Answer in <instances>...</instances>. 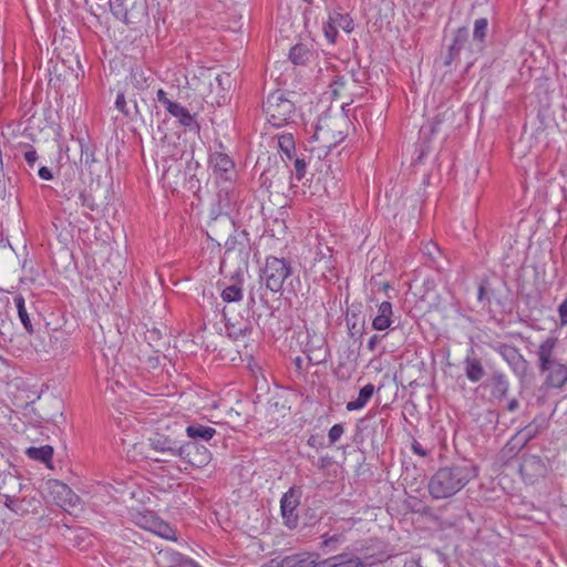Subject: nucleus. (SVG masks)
<instances>
[{
    "label": "nucleus",
    "instance_id": "obj_21",
    "mask_svg": "<svg viewBox=\"0 0 567 567\" xmlns=\"http://www.w3.org/2000/svg\"><path fill=\"white\" fill-rule=\"evenodd\" d=\"M311 558L309 553H299L284 557L280 560L271 559V567H308Z\"/></svg>",
    "mask_w": 567,
    "mask_h": 567
},
{
    "label": "nucleus",
    "instance_id": "obj_24",
    "mask_svg": "<svg viewBox=\"0 0 567 567\" xmlns=\"http://www.w3.org/2000/svg\"><path fill=\"white\" fill-rule=\"evenodd\" d=\"M0 495L4 498V506L14 515L20 517L28 515V507L23 506L21 497L16 495L14 489L12 493H0Z\"/></svg>",
    "mask_w": 567,
    "mask_h": 567
},
{
    "label": "nucleus",
    "instance_id": "obj_41",
    "mask_svg": "<svg viewBox=\"0 0 567 567\" xmlns=\"http://www.w3.org/2000/svg\"><path fill=\"white\" fill-rule=\"evenodd\" d=\"M444 118H443V115L442 114H437L435 115L431 122H429L427 124L423 125L420 130V134L421 135H434L437 130H439V126L443 123Z\"/></svg>",
    "mask_w": 567,
    "mask_h": 567
},
{
    "label": "nucleus",
    "instance_id": "obj_35",
    "mask_svg": "<svg viewBox=\"0 0 567 567\" xmlns=\"http://www.w3.org/2000/svg\"><path fill=\"white\" fill-rule=\"evenodd\" d=\"M310 156L307 152H301L292 158L295 177L297 181H301L306 176L308 159Z\"/></svg>",
    "mask_w": 567,
    "mask_h": 567
},
{
    "label": "nucleus",
    "instance_id": "obj_13",
    "mask_svg": "<svg viewBox=\"0 0 567 567\" xmlns=\"http://www.w3.org/2000/svg\"><path fill=\"white\" fill-rule=\"evenodd\" d=\"M546 374L544 385L550 389H561L567 384V365L564 363L555 364Z\"/></svg>",
    "mask_w": 567,
    "mask_h": 567
},
{
    "label": "nucleus",
    "instance_id": "obj_50",
    "mask_svg": "<svg viewBox=\"0 0 567 567\" xmlns=\"http://www.w3.org/2000/svg\"><path fill=\"white\" fill-rule=\"evenodd\" d=\"M560 362L557 361L555 358H554V354L550 355V358H546L545 360H543L542 362L537 363V367H538V370L542 374H544L545 372H548L550 369H553V367L555 364H559Z\"/></svg>",
    "mask_w": 567,
    "mask_h": 567
},
{
    "label": "nucleus",
    "instance_id": "obj_25",
    "mask_svg": "<svg viewBox=\"0 0 567 567\" xmlns=\"http://www.w3.org/2000/svg\"><path fill=\"white\" fill-rule=\"evenodd\" d=\"M25 454L31 460L49 464L52 461L53 447L51 445L30 446L25 450Z\"/></svg>",
    "mask_w": 567,
    "mask_h": 567
},
{
    "label": "nucleus",
    "instance_id": "obj_22",
    "mask_svg": "<svg viewBox=\"0 0 567 567\" xmlns=\"http://www.w3.org/2000/svg\"><path fill=\"white\" fill-rule=\"evenodd\" d=\"M374 385L372 383L365 384L360 389L359 394L355 400L349 401L346 405L347 411H358L363 409L367 403L371 400L374 393Z\"/></svg>",
    "mask_w": 567,
    "mask_h": 567
},
{
    "label": "nucleus",
    "instance_id": "obj_6",
    "mask_svg": "<svg viewBox=\"0 0 567 567\" xmlns=\"http://www.w3.org/2000/svg\"><path fill=\"white\" fill-rule=\"evenodd\" d=\"M177 457L187 465L185 470H188V467L203 468L210 462L212 453L204 445L196 442H186L181 445Z\"/></svg>",
    "mask_w": 567,
    "mask_h": 567
},
{
    "label": "nucleus",
    "instance_id": "obj_32",
    "mask_svg": "<svg viewBox=\"0 0 567 567\" xmlns=\"http://www.w3.org/2000/svg\"><path fill=\"white\" fill-rule=\"evenodd\" d=\"M127 0H109L112 14L125 24H131L133 21L128 17Z\"/></svg>",
    "mask_w": 567,
    "mask_h": 567
},
{
    "label": "nucleus",
    "instance_id": "obj_30",
    "mask_svg": "<svg viewBox=\"0 0 567 567\" xmlns=\"http://www.w3.org/2000/svg\"><path fill=\"white\" fill-rule=\"evenodd\" d=\"M278 146L282 153L284 161H292L296 153L295 140L291 134H284L278 137Z\"/></svg>",
    "mask_w": 567,
    "mask_h": 567
},
{
    "label": "nucleus",
    "instance_id": "obj_53",
    "mask_svg": "<svg viewBox=\"0 0 567 567\" xmlns=\"http://www.w3.org/2000/svg\"><path fill=\"white\" fill-rule=\"evenodd\" d=\"M11 330H12V322L10 320L1 319L0 336L2 337L3 341L11 339Z\"/></svg>",
    "mask_w": 567,
    "mask_h": 567
},
{
    "label": "nucleus",
    "instance_id": "obj_28",
    "mask_svg": "<svg viewBox=\"0 0 567 567\" xmlns=\"http://www.w3.org/2000/svg\"><path fill=\"white\" fill-rule=\"evenodd\" d=\"M115 107L124 114L126 117L131 120H136L141 116V111L138 106L128 105L127 99L124 92H118L115 100Z\"/></svg>",
    "mask_w": 567,
    "mask_h": 567
},
{
    "label": "nucleus",
    "instance_id": "obj_47",
    "mask_svg": "<svg viewBox=\"0 0 567 567\" xmlns=\"http://www.w3.org/2000/svg\"><path fill=\"white\" fill-rule=\"evenodd\" d=\"M537 434V429L533 425H528L518 432L517 436H522L523 445L527 444L530 440H533Z\"/></svg>",
    "mask_w": 567,
    "mask_h": 567
},
{
    "label": "nucleus",
    "instance_id": "obj_14",
    "mask_svg": "<svg viewBox=\"0 0 567 567\" xmlns=\"http://www.w3.org/2000/svg\"><path fill=\"white\" fill-rule=\"evenodd\" d=\"M226 221L229 224L231 228H235V224L226 218ZM249 246V234L246 230L237 231L234 229V233L228 236L225 241V250L226 252L234 251L236 249L243 251Z\"/></svg>",
    "mask_w": 567,
    "mask_h": 567
},
{
    "label": "nucleus",
    "instance_id": "obj_38",
    "mask_svg": "<svg viewBox=\"0 0 567 567\" xmlns=\"http://www.w3.org/2000/svg\"><path fill=\"white\" fill-rule=\"evenodd\" d=\"M152 533L161 536L162 538L175 540V530L171 527V525L164 520H162L159 517H157L155 525H153Z\"/></svg>",
    "mask_w": 567,
    "mask_h": 567
},
{
    "label": "nucleus",
    "instance_id": "obj_39",
    "mask_svg": "<svg viewBox=\"0 0 567 567\" xmlns=\"http://www.w3.org/2000/svg\"><path fill=\"white\" fill-rule=\"evenodd\" d=\"M24 487L25 486L22 484L21 480L14 475L8 474L1 478L0 488H7L6 493H12L14 489L16 495L18 496Z\"/></svg>",
    "mask_w": 567,
    "mask_h": 567
},
{
    "label": "nucleus",
    "instance_id": "obj_44",
    "mask_svg": "<svg viewBox=\"0 0 567 567\" xmlns=\"http://www.w3.org/2000/svg\"><path fill=\"white\" fill-rule=\"evenodd\" d=\"M478 302L491 303V297L488 296V279H482L477 291Z\"/></svg>",
    "mask_w": 567,
    "mask_h": 567
},
{
    "label": "nucleus",
    "instance_id": "obj_49",
    "mask_svg": "<svg viewBox=\"0 0 567 567\" xmlns=\"http://www.w3.org/2000/svg\"><path fill=\"white\" fill-rule=\"evenodd\" d=\"M560 362L557 361L555 358H554V354L550 355V358H546L545 360H543L542 362L537 363V367H538V370L542 374H544L545 372H548L550 369H553V367L555 364H559Z\"/></svg>",
    "mask_w": 567,
    "mask_h": 567
},
{
    "label": "nucleus",
    "instance_id": "obj_19",
    "mask_svg": "<svg viewBox=\"0 0 567 567\" xmlns=\"http://www.w3.org/2000/svg\"><path fill=\"white\" fill-rule=\"evenodd\" d=\"M148 84V78L142 66H134L131 69L130 76L126 81V87L136 91L137 93L144 92Z\"/></svg>",
    "mask_w": 567,
    "mask_h": 567
},
{
    "label": "nucleus",
    "instance_id": "obj_4",
    "mask_svg": "<svg viewBox=\"0 0 567 567\" xmlns=\"http://www.w3.org/2000/svg\"><path fill=\"white\" fill-rule=\"evenodd\" d=\"M262 107L268 122L275 127H282L288 124L296 112L293 102L288 100L281 91L271 92Z\"/></svg>",
    "mask_w": 567,
    "mask_h": 567
},
{
    "label": "nucleus",
    "instance_id": "obj_17",
    "mask_svg": "<svg viewBox=\"0 0 567 567\" xmlns=\"http://www.w3.org/2000/svg\"><path fill=\"white\" fill-rule=\"evenodd\" d=\"M468 40V30L465 27H461L456 30L452 44L449 48V54L445 61L446 65H450L460 54Z\"/></svg>",
    "mask_w": 567,
    "mask_h": 567
},
{
    "label": "nucleus",
    "instance_id": "obj_23",
    "mask_svg": "<svg viewBox=\"0 0 567 567\" xmlns=\"http://www.w3.org/2000/svg\"><path fill=\"white\" fill-rule=\"evenodd\" d=\"M465 375L471 382H478L485 374V370L480 359L466 357L464 360Z\"/></svg>",
    "mask_w": 567,
    "mask_h": 567
},
{
    "label": "nucleus",
    "instance_id": "obj_3",
    "mask_svg": "<svg viewBox=\"0 0 567 567\" xmlns=\"http://www.w3.org/2000/svg\"><path fill=\"white\" fill-rule=\"evenodd\" d=\"M293 268L290 259L268 256L260 269V280L271 292H280L287 279L292 276Z\"/></svg>",
    "mask_w": 567,
    "mask_h": 567
},
{
    "label": "nucleus",
    "instance_id": "obj_20",
    "mask_svg": "<svg viewBox=\"0 0 567 567\" xmlns=\"http://www.w3.org/2000/svg\"><path fill=\"white\" fill-rule=\"evenodd\" d=\"M392 305L390 301H383L378 308V315L372 320V327L375 330L382 331L390 328L392 323Z\"/></svg>",
    "mask_w": 567,
    "mask_h": 567
},
{
    "label": "nucleus",
    "instance_id": "obj_54",
    "mask_svg": "<svg viewBox=\"0 0 567 567\" xmlns=\"http://www.w3.org/2000/svg\"><path fill=\"white\" fill-rule=\"evenodd\" d=\"M422 252L429 256L430 259L434 260L436 255L440 254V248L434 243H426L422 248Z\"/></svg>",
    "mask_w": 567,
    "mask_h": 567
},
{
    "label": "nucleus",
    "instance_id": "obj_43",
    "mask_svg": "<svg viewBox=\"0 0 567 567\" xmlns=\"http://www.w3.org/2000/svg\"><path fill=\"white\" fill-rule=\"evenodd\" d=\"M145 339L147 340L151 347H158V343L162 340V332L157 328H152L146 331Z\"/></svg>",
    "mask_w": 567,
    "mask_h": 567
},
{
    "label": "nucleus",
    "instance_id": "obj_26",
    "mask_svg": "<svg viewBox=\"0 0 567 567\" xmlns=\"http://www.w3.org/2000/svg\"><path fill=\"white\" fill-rule=\"evenodd\" d=\"M333 567H362L363 563L360 557L350 553H341L329 557Z\"/></svg>",
    "mask_w": 567,
    "mask_h": 567
},
{
    "label": "nucleus",
    "instance_id": "obj_9",
    "mask_svg": "<svg viewBox=\"0 0 567 567\" xmlns=\"http://www.w3.org/2000/svg\"><path fill=\"white\" fill-rule=\"evenodd\" d=\"M301 489L298 487H290L280 499V512L284 524L289 529H293L298 526L299 516L297 508L300 505Z\"/></svg>",
    "mask_w": 567,
    "mask_h": 567
},
{
    "label": "nucleus",
    "instance_id": "obj_33",
    "mask_svg": "<svg viewBox=\"0 0 567 567\" xmlns=\"http://www.w3.org/2000/svg\"><path fill=\"white\" fill-rule=\"evenodd\" d=\"M13 300H14V305L18 310V316H19V319H20L22 326L24 327V329L27 330L28 333L32 334L34 332V329L31 323L27 308H25L24 298L21 295H18L14 297Z\"/></svg>",
    "mask_w": 567,
    "mask_h": 567
},
{
    "label": "nucleus",
    "instance_id": "obj_40",
    "mask_svg": "<svg viewBox=\"0 0 567 567\" xmlns=\"http://www.w3.org/2000/svg\"><path fill=\"white\" fill-rule=\"evenodd\" d=\"M488 30V21L486 18L476 19L474 22L473 39L475 41H484Z\"/></svg>",
    "mask_w": 567,
    "mask_h": 567
},
{
    "label": "nucleus",
    "instance_id": "obj_57",
    "mask_svg": "<svg viewBox=\"0 0 567 567\" xmlns=\"http://www.w3.org/2000/svg\"><path fill=\"white\" fill-rule=\"evenodd\" d=\"M308 567H333L329 558L318 560L315 558L313 554H311V558L308 560Z\"/></svg>",
    "mask_w": 567,
    "mask_h": 567
},
{
    "label": "nucleus",
    "instance_id": "obj_37",
    "mask_svg": "<svg viewBox=\"0 0 567 567\" xmlns=\"http://www.w3.org/2000/svg\"><path fill=\"white\" fill-rule=\"evenodd\" d=\"M157 519V516L153 512H140L135 515L134 522L137 526L145 530H153V525H155V522Z\"/></svg>",
    "mask_w": 567,
    "mask_h": 567
},
{
    "label": "nucleus",
    "instance_id": "obj_45",
    "mask_svg": "<svg viewBox=\"0 0 567 567\" xmlns=\"http://www.w3.org/2000/svg\"><path fill=\"white\" fill-rule=\"evenodd\" d=\"M344 433V427L342 424H334L330 427L328 437L330 445L334 444Z\"/></svg>",
    "mask_w": 567,
    "mask_h": 567
},
{
    "label": "nucleus",
    "instance_id": "obj_16",
    "mask_svg": "<svg viewBox=\"0 0 567 567\" xmlns=\"http://www.w3.org/2000/svg\"><path fill=\"white\" fill-rule=\"evenodd\" d=\"M491 394L497 400L504 399L509 390V383L506 375L501 371H494L488 380Z\"/></svg>",
    "mask_w": 567,
    "mask_h": 567
},
{
    "label": "nucleus",
    "instance_id": "obj_8",
    "mask_svg": "<svg viewBox=\"0 0 567 567\" xmlns=\"http://www.w3.org/2000/svg\"><path fill=\"white\" fill-rule=\"evenodd\" d=\"M45 486L48 495L61 508H75L80 505L81 498L65 483L58 480H49Z\"/></svg>",
    "mask_w": 567,
    "mask_h": 567
},
{
    "label": "nucleus",
    "instance_id": "obj_1",
    "mask_svg": "<svg viewBox=\"0 0 567 567\" xmlns=\"http://www.w3.org/2000/svg\"><path fill=\"white\" fill-rule=\"evenodd\" d=\"M480 468L471 460L462 458L439 467L430 477L427 489L433 499L453 497L478 476Z\"/></svg>",
    "mask_w": 567,
    "mask_h": 567
},
{
    "label": "nucleus",
    "instance_id": "obj_51",
    "mask_svg": "<svg viewBox=\"0 0 567 567\" xmlns=\"http://www.w3.org/2000/svg\"><path fill=\"white\" fill-rule=\"evenodd\" d=\"M346 84V76L344 75H334L333 80L330 83V87L332 90V94L334 96L339 95L340 90Z\"/></svg>",
    "mask_w": 567,
    "mask_h": 567
},
{
    "label": "nucleus",
    "instance_id": "obj_29",
    "mask_svg": "<svg viewBox=\"0 0 567 567\" xmlns=\"http://www.w3.org/2000/svg\"><path fill=\"white\" fill-rule=\"evenodd\" d=\"M311 54V51L306 44L298 43L290 49L289 59L296 65H305L309 61Z\"/></svg>",
    "mask_w": 567,
    "mask_h": 567
},
{
    "label": "nucleus",
    "instance_id": "obj_62",
    "mask_svg": "<svg viewBox=\"0 0 567 567\" xmlns=\"http://www.w3.org/2000/svg\"><path fill=\"white\" fill-rule=\"evenodd\" d=\"M331 464H332V458H331L329 455L321 456V457H319V460H318V467H319L320 470H326V468H327V467H329Z\"/></svg>",
    "mask_w": 567,
    "mask_h": 567
},
{
    "label": "nucleus",
    "instance_id": "obj_59",
    "mask_svg": "<svg viewBox=\"0 0 567 567\" xmlns=\"http://www.w3.org/2000/svg\"><path fill=\"white\" fill-rule=\"evenodd\" d=\"M411 449L414 454L425 457L429 455V452L416 441L414 440L411 444Z\"/></svg>",
    "mask_w": 567,
    "mask_h": 567
},
{
    "label": "nucleus",
    "instance_id": "obj_7",
    "mask_svg": "<svg viewBox=\"0 0 567 567\" xmlns=\"http://www.w3.org/2000/svg\"><path fill=\"white\" fill-rule=\"evenodd\" d=\"M494 350L507 362L513 373L524 381L529 371V362L515 346L498 343Z\"/></svg>",
    "mask_w": 567,
    "mask_h": 567
},
{
    "label": "nucleus",
    "instance_id": "obj_34",
    "mask_svg": "<svg viewBox=\"0 0 567 567\" xmlns=\"http://www.w3.org/2000/svg\"><path fill=\"white\" fill-rule=\"evenodd\" d=\"M558 340L555 337H547L540 342L536 351L537 363L542 362L546 358H550L557 347Z\"/></svg>",
    "mask_w": 567,
    "mask_h": 567
},
{
    "label": "nucleus",
    "instance_id": "obj_10",
    "mask_svg": "<svg viewBox=\"0 0 567 567\" xmlns=\"http://www.w3.org/2000/svg\"><path fill=\"white\" fill-rule=\"evenodd\" d=\"M223 319L227 337L234 341L250 336L252 332V322L248 318H231L226 309L223 310Z\"/></svg>",
    "mask_w": 567,
    "mask_h": 567
},
{
    "label": "nucleus",
    "instance_id": "obj_60",
    "mask_svg": "<svg viewBox=\"0 0 567 567\" xmlns=\"http://www.w3.org/2000/svg\"><path fill=\"white\" fill-rule=\"evenodd\" d=\"M156 96L158 102L163 104L165 110H167V103H174V101L167 97L166 92L163 89L157 90Z\"/></svg>",
    "mask_w": 567,
    "mask_h": 567
},
{
    "label": "nucleus",
    "instance_id": "obj_52",
    "mask_svg": "<svg viewBox=\"0 0 567 567\" xmlns=\"http://www.w3.org/2000/svg\"><path fill=\"white\" fill-rule=\"evenodd\" d=\"M23 506L28 507V514L30 512H35L40 505V501L34 496H23L21 497Z\"/></svg>",
    "mask_w": 567,
    "mask_h": 567
},
{
    "label": "nucleus",
    "instance_id": "obj_5",
    "mask_svg": "<svg viewBox=\"0 0 567 567\" xmlns=\"http://www.w3.org/2000/svg\"><path fill=\"white\" fill-rule=\"evenodd\" d=\"M341 29L346 33H351L354 29L353 19L349 13L341 12L338 9L330 10L328 12V19L323 22V34L330 44H334L338 40L339 32Z\"/></svg>",
    "mask_w": 567,
    "mask_h": 567
},
{
    "label": "nucleus",
    "instance_id": "obj_18",
    "mask_svg": "<svg viewBox=\"0 0 567 567\" xmlns=\"http://www.w3.org/2000/svg\"><path fill=\"white\" fill-rule=\"evenodd\" d=\"M185 432L187 436L194 440V442L196 443H198L199 441L208 442L217 433V431L214 427L203 425L200 423H192L187 425Z\"/></svg>",
    "mask_w": 567,
    "mask_h": 567
},
{
    "label": "nucleus",
    "instance_id": "obj_63",
    "mask_svg": "<svg viewBox=\"0 0 567 567\" xmlns=\"http://www.w3.org/2000/svg\"><path fill=\"white\" fill-rule=\"evenodd\" d=\"M379 341H380V337H379L378 334H373V336L369 339V341H368V344H367L368 349H369L370 351H374V350H375L377 344L379 343Z\"/></svg>",
    "mask_w": 567,
    "mask_h": 567
},
{
    "label": "nucleus",
    "instance_id": "obj_48",
    "mask_svg": "<svg viewBox=\"0 0 567 567\" xmlns=\"http://www.w3.org/2000/svg\"><path fill=\"white\" fill-rule=\"evenodd\" d=\"M23 158H24L25 163L28 164L29 168L33 169L38 162L39 156H38L37 151L33 147H30L23 153Z\"/></svg>",
    "mask_w": 567,
    "mask_h": 567
},
{
    "label": "nucleus",
    "instance_id": "obj_64",
    "mask_svg": "<svg viewBox=\"0 0 567 567\" xmlns=\"http://www.w3.org/2000/svg\"><path fill=\"white\" fill-rule=\"evenodd\" d=\"M518 401L516 399H513L507 404V410L509 412H515L518 409Z\"/></svg>",
    "mask_w": 567,
    "mask_h": 567
},
{
    "label": "nucleus",
    "instance_id": "obj_36",
    "mask_svg": "<svg viewBox=\"0 0 567 567\" xmlns=\"http://www.w3.org/2000/svg\"><path fill=\"white\" fill-rule=\"evenodd\" d=\"M220 297L224 302H238L243 299V288L238 284H233L223 289Z\"/></svg>",
    "mask_w": 567,
    "mask_h": 567
},
{
    "label": "nucleus",
    "instance_id": "obj_46",
    "mask_svg": "<svg viewBox=\"0 0 567 567\" xmlns=\"http://www.w3.org/2000/svg\"><path fill=\"white\" fill-rule=\"evenodd\" d=\"M79 199L81 202V205L84 207H87L90 210H95L97 208V205L94 202V198L91 194H86L85 192L79 193Z\"/></svg>",
    "mask_w": 567,
    "mask_h": 567
},
{
    "label": "nucleus",
    "instance_id": "obj_12",
    "mask_svg": "<svg viewBox=\"0 0 567 567\" xmlns=\"http://www.w3.org/2000/svg\"><path fill=\"white\" fill-rule=\"evenodd\" d=\"M173 117L177 118L178 123L190 132H199L200 126L196 120L195 114H190L189 111L184 107L181 103H167L166 110Z\"/></svg>",
    "mask_w": 567,
    "mask_h": 567
},
{
    "label": "nucleus",
    "instance_id": "obj_27",
    "mask_svg": "<svg viewBox=\"0 0 567 567\" xmlns=\"http://www.w3.org/2000/svg\"><path fill=\"white\" fill-rule=\"evenodd\" d=\"M320 538L322 539L321 548L326 553L336 551L340 547V545L346 542V536L343 533H324L321 535Z\"/></svg>",
    "mask_w": 567,
    "mask_h": 567
},
{
    "label": "nucleus",
    "instance_id": "obj_61",
    "mask_svg": "<svg viewBox=\"0 0 567 567\" xmlns=\"http://www.w3.org/2000/svg\"><path fill=\"white\" fill-rule=\"evenodd\" d=\"M38 175L40 178H42L44 181H51L53 178V174H52L51 169H49L47 166H41L38 169Z\"/></svg>",
    "mask_w": 567,
    "mask_h": 567
},
{
    "label": "nucleus",
    "instance_id": "obj_56",
    "mask_svg": "<svg viewBox=\"0 0 567 567\" xmlns=\"http://www.w3.org/2000/svg\"><path fill=\"white\" fill-rule=\"evenodd\" d=\"M557 311L559 316L560 326H567V297L558 306Z\"/></svg>",
    "mask_w": 567,
    "mask_h": 567
},
{
    "label": "nucleus",
    "instance_id": "obj_2",
    "mask_svg": "<svg viewBox=\"0 0 567 567\" xmlns=\"http://www.w3.org/2000/svg\"><path fill=\"white\" fill-rule=\"evenodd\" d=\"M208 166L213 172L216 183L219 185L218 198L223 208H230L236 202L233 186L237 178L235 162L225 152L221 142L216 143V148L209 152Z\"/></svg>",
    "mask_w": 567,
    "mask_h": 567
},
{
    "label": "nucleus",
    "instance_id": "obj_55",
    "mask_svg": "<svg viewBox=\"0 0 567 567\" xmlns=\"http://www.w3.org/2000/svg\"><path fill=\"white\" fill-rule=\"evenodd\" d=\"M307 444L313 449H322L326 446L324 439L322 435L319 434H312L309 436Z\"/></svg>",
    "mask_w": 567,
    "mask_h": 567
},
{
    "label": "nucleus",
    "instance_id": "obj_11",
    "mask_svg": "<svg viewBox=\"0 0 567 567\" xmlns=\"http://www.w3.org/2000/svg\"><path fill=\"white\" fill-rule=\"evenodd\" d=\"M150 447L165 455L177 456L181 445L178 441L162 433H154L148 439Z\"/></svg>",
    "mask_w": 567,
    "mask_h": 567
},
{
    "label": "nucleus",
    "instance_id": "obj_58",
    "mask_svg": "<svg viewBox=\"0 0 567 567\" xmlns=\"http://www.w3.org/2000/svg\"><path fill=\"white\" fill-rule=\"evenodd\" d=\"M125 96L127 99L128 104L131 106H138L137 95H141V93H137L136 91H132V89L125 87Z\"/></svg>",
    "mask_w": 567,
    "mask_h": 567
},
{
    "label": "nucleus",
    "instance_id": "obj_15",
    "mask_svg": "<svg viewBox=\"0 0 567 567\" xmlns=\"http://www.w3.org/2000/svg\"><path fill=\"white\" fill-rule=\"evenodd\" d=\"M519 471L530 477L544 476L546 473V465L538 455H525L523 457Z\"/></svg>",
    "mask_w": 567,
    "mask_h": 567
},
{
    "label": "nucleus",
    "instance_id": "obj_31",
    "mask_svg": "<svg viewBox=\"0 0 567 567\" xmlns=\"http://www.w3.org/2000/svg\"><path fill=\"white\" fill-rule=\"evenodd\" d=\"M338 126V121L331 118H320L316 124V131L313 134V138L319 141H328L329 136L332 134V127Z\"/></svg>",
    "mask_w": 567,
    "mask_h": 567
},
{
    "label": "nucleus",
    "instance_id": "obj_42",
    "mask_svg": "<svg viewBox=\"0 0 567 567\" xmlns=\"http://www.w3.org/2000/svg\"><path fill=\"white\" fill-rule=\"evenodd\" d=\"M172 561L177 564L179 567H200L195 560L182 555L181 553H173Z\"/></svg>",
    "mask_w": 567,
    "mask_h": 567
}]
</instances>
